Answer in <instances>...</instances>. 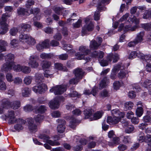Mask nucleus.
<instances>
[{
    "mask_svg": "<svg viewBox=\"0 0 151 151\" xmlns=\"http://www.w3.org/2000/svg\"><path fill=\"white\" fill-rule=\"evenodd\" d=\"M1 106L3 108L8 109L12 108L14 109H17L20 106V103L19 101H15L13 102H10L8 99H3L0 102Z\"/></svg>",
    "mask_w": 151,
    "mask_h": 151,
    "instance_id": "7ed1b4c3",
    "label": "nucleus"
},
{
    "mask_svg": "<svg viewBox=\"0 0 151 151\" xmlns=\"http://www.w3.org/2000/svg\"><path fill=\"white\" fill-rule=\"evenodd\" d=\"M120 121V119L116 116H114L112 117L109 116L107 117V122L109 124H116Z\"/></svg>",
    "mask_w": 151,
    "mask_h": 151,
    "instance_id": "aec40b11",
    "label": "nucleus"
},
{
    "mask_svg": "<svg viewBox=\"0 0 151 151\" xmlns=\"http://www.w3.org/2000/svg\"><path fill=\"white\" fill-rule=\"evenodd\" d=\"M40 18V16L39 14L35 17L33 18V21L34 22V25L35 26L38 27H41L42 26V25L40 22H36L35 21L39 20Z\"/></svg>",
    "mask_w": 151,
    "mask_h": 151,
    "instance_id": "c9c22d12",
    "label": "nucleus"
},
{
    "mask_svg": "<svg viewBox=\"0 0 151 151\" xmlns=\"http://www.w3.org/2000/svg\"><path fill=\"white\" fill-rule=\"evenodd\" d=\"M14 60V56L12 54H9L5 56V60L7 62L3 64L1 69L5 71L9 70L14 69L15 65L13 62Z\"/></svg>",
    "mask_w": 151,
    "mask_h": 151,
    "instance_id": "f03ea898",
    "label": "nucleus"
},
{
    "mask_svg": "<svg viewBox=\"0 0 151 151\" xmlns=\"http://www.w3.org/2000/svg\"><path fill=\"white\" fill-rule=\"evenodd\" d=\"M49 105L51 109H57L59 106V102L58 101L55 99L52 100L49 103Z\"/></svg>",
    "mask_w": 151,
    "mask_h": 151,
    "instance_id": "6ab92c4d",
    "label": "nucleus"
},
{
    "mask_svg": "<svg viewBox=\"0 0 151 151\" xmlns=\"http://www.w3.org/2000/svg\"><path fill=\"white\" fill-rule=\"evenodd\" d=\"M84 94L86 95H89L91 94H92L94 96H95L97 93V89L95 88H93L91 91L89 90L85 89L84 91Z\"/></svg>",
    "mask_w": 151,
    "mask_h": 151,
    "instance_id": "7c9ffc66",
    "label": "nucleus"
},
{
    "mask_svg": "<svg viewBox=\"0 0 151 151\" xmlns=\"http://www.w3.org/2000/svg\"><path fill=\"white\" fill-rule=\"evenodd\" d=\"M35 3L33 0H27L26 3V6L27 8H30L31 6L34 4Z\"/></svg>",
    "mask_w": 151,
    "mask_h": 151,
    "instance_id": "5fc2aeb1",
    "label": "nucleus"
},
{
    "mask_svg": "<svg viewBox=\"0 0 151 151\" xmlns=\"http://www.w3.org/2000/svg\"><path fill=\"white\" fill-rule=\"evenodd\" d=\"M29 35L25 34L24 33H21L19 35V40L24 43H26L28 39Z\"/></svg>",
    "mask_w": 151,
    "mask_h": 151,
    "instance_id": "b1692460",
    "label": "nucleus"
},
{
    "mask_svg": "<svg viewBox=\"0 0 151 151\" xmlns=\"http://www.w3.org/2000/svg\"><path fill=\"white\" fill-rule=\"evenodd\" d=\"M143 113V110L142 107H137L136 111V114L137 116L140 117L142 116Z\"/></svg>",
    "mask_w": 151,
    "mask_h": 151,
    "instance_id": "a19ab883",
    "label": "nucleus"
},
{
    "mask_svg": "<svg viewBox=\"0 0 151 151\" xmlns=\"http://www.w3.org/2000/svg\"><path fill=\"white\" fill-rule=\"evenodd\" d=\"M100 45V44H98L94 40H92L89 46L91 50L97 49Z\"/></svg>",
    "mask_w": 151,
    "mask_h": 151,
    "instance_id": "cd10ccee",
    "label": "nucleus"
},
{
    "mask_svg": "<svg viewBox=\"0 0 151 151\" xmlns=\"http://www.w3.org/2000/svg\"><path fill=\"white\" fill-rule=\"evenodd\" d=\"M36 42V41L34 38L29 35L26 43L29 45H34Z\"/></svg>",
    "mask_w": 151,
    "mask_h": 151,
    "instance_id": "37998d69",
    "label": "nucleus"
},
{
    "mask_svg": "<svg viewBox=\"0 0 151 151\" xmlns=\"http://www.w3.org/2000/svg\"><path fill=\"white\" fill-rule=\"evenodd\" d=\"M109 80L106 77L104 78L100 84V88H102L106 87L109 83Z\"/></svg>",
    "mask_w": 151,
    "mask_h": 151,
    "instance_id": "c85d7f7f",
    "label": "nucleus"
},
{
    "mask_svg": "<svg viewBox=\"0 0 151 151\" xmlns=\"http://www.w3.org/2000/svg\"><path fill=\"white\" fill-rule=\"evenodd\" d=\"M46 108L45 106H41L38 109V111L39 113H43L46 110Z\"/></svg>",
    "mask_w": 151,
    "mask_h": 151,
    "instance_id": "e2e57ef3",
    "label": "nucleus"
},
{
    "mask_svg": "<svg viewBox=\"0 0 151 151\" xmlns=\"http://www.w3.org/2000/svg\"><path fill=\"white\" fill-rule=\"evenodd\" d=\"M74 73L76 77L80 80L82 78L84 72L82 69L77 68L74 71Z\"/></svg>",
    "mask_w": 151,
    "mask_h": 151,
    "instance_id": "a211bd4d",
    "label": "nucleus"
},
{
    "mask_svg": "<svg viewBox=\"0 0 151 151\" xmlns=\"http://www.w3.org/2000/svg\"><path fill=\"white\" fill-rule=\"evenodd\" d=\"M6 86L5 83L2 81H0V90L2 91L5 90Z\"/></svg>",
    "mask_w": 151,
    "mask_h": 151,
    "instance_id": "13d9d810",
    "label": "nucleus"
},
{
    "mask_svg": "<svg viewBox=\"0 0 151 151\" xmlns=\"http://www.w3.org/2000/svg\"><path fill=\"white\" fill-rule=\"evenodd\" d=\"M53 73L51 72L49 70H46L44 72V75L45 77L51 78L53 77Z\"/></svg>",
    "mask_w": 151,
    "mask_h": 151,
    "instance_id": "4d7b16f0",
    "label": "nucleus"
},
{
    "mask_svg": "<svg viewBox=\"0 0 151 151\" xmlns=\"http://www.w3.org/2000/svg\"><path fill=\"white\" fill-rule=\"evenodd\" d=\"M41 64L42 68L44 69L50 68L51 65V63L47 60H43L42 61Z\"/></svg>",
    "mask_w": 151,
    "mask_h": 151,
    "instance_id": "473e14b6",
    "label": "nucleus"
},
{
    "mask_svg": "<svg viewBox=\"0 0 151 151\" xmlns=\"http://www.w3.org/2000/svg\"><path fill=\"white\" fill-rule=\"evenodd\" d=\"M59 123L57 128L58 132L60 133H62L64 132L65 129V122L62 119H59L57 120Z\"/></svg>",
    "mask_w": 151,
    "mask_h": 151,
    "instance_id": "ddd939ff",
    "label": "nucleus"
},
{
    "mask_svg": "<svg viewBox=\"0 0 151 151\" xmlns=\"http://www.w3.org/2000/svg\"><path fill=\"white\" fill-rule=\"evenodd\" d=\"M123 142L125 144L129 143L131 142V138L130 136H124L123 137Z\"/></svg>",
    "mask_w": 151,
    "mask_h": 151,
    "instance_id": "3c124183",
    "label": "nucleus"
},
{
    "mask_svg": "<svg viewBox=\"0 0 151 151\" xmlns=\"http://www.w3.org/2000/svg\"><path fill=\"white\" fill-rule=\"evenodd\" d=\"M35 78L36 81L38 83H40L44 79V77L42 74L39 73H37L36 74Z\"/></svg>",
    "mask_w": 151,
    "mask_h": 151,
    "instance_id": "ea45409f",
    "label": "nucleus"
},
{
    "mask_svg": "<svg viewBox=\"0 0 151 151\" xmlns=\"http://www.w3.org/2000/svg\"><path fill=\"white\" fill-rule=\"evenodd\" d=\"M78 123V121L76 119L72 118L70 121L69 126L70 127L74 129Z\"/></svg>",
    "mask_w": 151,
    "mask_h": 151,
    "instance_id": "f704fd0d",
    "label": "nucleus"
},
{
    "mask_svg": "<svg viewBox=\"0 0 151 151\" xmlns=\"http://www.w3.org/2000/svg\"><path fill=\"white\" fill-rule=\"evenodd\" d=\"M121 67L120 65H115L114 66L112 71L116 73L119 70Z\"/></svg>",
    "mask_w": 151,
    "mask_h": 151,
    "instance_id": "69168bd1",
    "label": "nucleus"
},
{
    "mask_svg": "<svg viewBox=\"0 0 151 151\" xmlns=\"http://www.w3.org/2000/svg\"><path fill=\"white\" fill-rule=\"evenodd\" d=\"M16 122L18 124L14 126V128L17 130L22 129L23 128V126L25 124L26 122L23 119L19 118L17 119Z\"/></svg>",
    "mask_w": 151,
    "mask_h": 151,
    "instance_id": "2eb2a0df",
    "label": "nucleus"
},
{
    "mask_svg": "<svg viewBox=\"0 0 151 151\" xmlns=\"http://www.w3.org/2000/svg\"><path fill=\"white\" fill-rule=\"evenodd\" d=\"M137 56V53L135 51L131 52L129 54L128 56V58L129 59H132Z\"/></svg>",
    "mask_w": 151,
    "mask_h": 151,
    "instance_id": "680f3d73",
    "label": "nucleus"
},
{
    "mask_svg": "<svg viewBox=\"0 0 151 151\" xmlns=\"http://www.w3.org/2000/svg\"><path fill=\"white\" fill-rule=\"evenodd\" d=\"M145 35V32L144 31H141L138 33L137 35L135 40L138 43L141 42L144 40L143 37Z\"/></svg>",
    "mask_w": 151,
    "mask_h": 151,
    "instance_id": "4be33fe9",
    "label": "nucleus"
},
{
    "mask_svg": "<svg viewBox=\"0 0 151 151\" xmlns=\"http://www.w3.org/2000/svg\"><path fill=\"white\" fill-rule=\"evenodd\" d=\"M129 14L127 13L123 15L119 20V22L125 21L127 24H130V19L129 17Z\"/></svg>",
    "mask_w": 151,
    "mask_h": 151,
    "instance_id": "5701e85b",
    "label": "nucleus"
},
{
    "mask_svg": "<svg viewBox=\"0 0 151 151\" xmlns=\"http://www.w3.org/2000/svg\"><path fill=\"white\" fill-rule=\"evenodd\" d=\"M50 40L47 39L41 42L44 48H47L50 47V44H49Z\"/></svg>",
    "mask_w": 151,
    "mask_h": 151,
    "instance_id": "c03bdc74",
    "label": "nucleus"
},
{
    "mask_svg": "<svg viewBox=\"0 0 151 151\" xmlns=\"http://www.w3.org/2000/svg\"><path fill=\"white\" fill-rule=\"evenodd\" d=\"M86 24L82 28V35L83 36L88 34V32L92 31L94 28L93 23L88 18H86L85 20Z\"/></svg>",
    "mask_w": 151,
    "mask_h": 151,
    "instance_id": "39448f33",
    "label": "nucleus"
},
{
    "mask_svg": "<svg viewBox=\"0 0 151 151\" xmlns=\"http://www.w3.org/2000/svg\"><path fill=\"white\" fill-rule=\"evenodd\" d=\"M55 68L58 70H62L64 71H67V69L65 67H63V65L60 63H57L55 64Z\"/></svg>",
    "mask_w": 151,
    "mask_h": 151,
    "instance_id": "e433bc0d",
    "label": "nucleus"
},
{
    "mask_svg": "<svg viewBox=\"0 0 151 151\" xmlns=\"http://www.w3.org/2000/svg\"><path fill=\"white\" fill-rule=\"evenodd\" d=\"M5 120L8 123L11 124L16 123V119L14 112L13 110L9 111L5 115Z\"/></svg>",
    "mask_w": 151,
    "mask_h": 151,
    "instance_id": "1a4fd4ad",
    "label": "nucleus"
},
{
    "mask_svg": "<svg viewBox=\"0 0 151 151\" xmlns=\"http://www.w3.org/2000/svg\"><path fill=\"white\" fill-rule=\"evenodd\" d=\"M130 20L131 23L124 27L123 23L121 24L119 26V31H121L123 30L124 32L134 31L137 27V25L139 23V19L134 16L132 18H130Z\"/></svg>",
    "mask_w": 151,
    "mask_h": 151,
    "instance_id": "f257e3e1",
    "label": "nucleus"
},
{
    "mask_svg": "<svg viewBox=\"0 0 151 151\" xmlns=\"http://www.w3.org/2000/svg\"><path fill=\"white\" fill-rule=\"evenodd\" d=\"M6 78L8 82H11L13 81V76L10 73H7L6 75Z\"/></svg>",
    "mask_w": 151,
    "mask_h": 151,
    "instance_id": "6e6d98bb",
    "label": "nucleus"
},
{
    "mask_svg": "<svg viewBox=\"0 0 151 151\" xmlns=\"http://www.w3.org/2000/svg\"><path fill=\"white\" fill-rule=\"evenodd\" d=\"M117 76L119 79H124L128 77V73L125 70L122 69L118 73Z\"/></svg>",
    "mask_w": 151,
    "mask_h": 151,
    "instance_id": "412c9836",
    "label": "nucleus"
},
{
    "mask_svg": "<svg viewBox=\"0 0 151 151\" xmlns=\"http://www.w3.org/2000/svg\"><path fill=\"white\" fill-rule=\"evenodd\" d=\"M9 17L8 14H3L2 17L0 19V24L1 29L2 31L0 30V35L5 34L8 30V24L6 23V17Z\"/></svg>",
    "mask_w": 151,
    "mask_h": 151,
    "instance_id": "423d86ee",
    "label": "nucleus"
},
{
    "mask_svg": "<svg viewBox=\"0 0 151 151\" xmlns=\"http://www.w3.org/2000/svg\"><path fill=\"white\" fill-rule=\"evenodd\" d=\"M27 121L29 125V129L31 132H35L37 131V126L34 124L33 119L30 118L28 119Z\"/></svg>",
    "mask_w": 151,
    "mask_h": 151,
    "instance_id": "dca6fc26",
    "label": "nucleus"
},
{
    "mask_svg": "<svg viewBox=\"0 0 151 151\" xmlns=\"http://www.w3.org/2000/svg\"><path fill=\"white\" fill-rule=\"evenodd\" d=\"M142 85L145 88H150L151 86V81L146 80L144 82Z\"/></svg>",
    "mask_w": 151,
    "mask_h": 151,
    "instance_id": "de8ad7c7",
    "label": "nucleus"
},
{
    "mask_svg": "<svg viewBox=\"0 0 151 151\" xmlns=\"http://www.w3.org/2000/svg\"><path fill=\"white\" fill-rule=\"evenodd\" d=\"M54 56V55L52 53H42L40 55V57L42 59H50Z\"/></svg>",
    "mask_w": 151,
    "mask_h": 151,
    "instance_id": "c756f323",
    "label": "nucleus"
},
{
    "mask_svg": "<svg viewBox=\"0 0 151 151\" xmlns=\"http://www.w3.org/2000/svg\"><path fill=\"white\" fill-rule=\"evenodd\" d=\"M102 113L100 111H98L93 116V118L91 119L92 120H96L100 118L102 116Z\"/></svg>",
    "mask_w": 151,
    "mask_h": 151,
    "instance_id": "a18cd8bd",
    "label": "nucleus"
},
{
    "mask_svg": "<svg viewBox=\"0 0 151 151\" xmlns=\"http://www.w3.org/2000/svg\"><path fill=\"white\" fill-rule=\"evenodd\" d=\"M7 46V43L2 40H0V52L6 51V47Z\"/></svg>",
    "mask_w": 151,
    "mask_h": 151,
    "instance_id": "bb28decb",
    "label": "nucleus"
},
{
    "mask_svg": "<svg viewBox=\"0 0 151 151\" xmlns=\"http://www.w3.org/2000/svg\"><path fill=\"white\" fill-rule=\"evenodd\" d=\"M72 46L70 45L65 44L63 46V48L64 50L68 51L70 55L73 54L75 52V51L73 49L71 50L70 49L72 48Z\"/></svg>",
    "mask_w": 151,
    "mask_h": 151,
    "instance_id": "a878e982",
    "label": "nucleus"
},
{
    "mask_svg": "<svg viewBox=\"0 0 151 151\" xmlns=\"http://www.w3.org/2000/svg\"><path fill=\"white\" fill-rule=\"evenodd\" d=\"M38 59V57L36 55L31 56L29 59L28 64L32 68H36L39 66V63L37 60Z\"/></svg>",
    "mask_w": 151,
    "mask_h": 151,
    "instance_id": "f8f14e48",
    "label": "nucleus"
},
{
    "mask_svg": "<svg viewBox=\"0 0 151 151\" xmlns=\"http://www.w3.org/2000/svg\"><path fill=\"white\" fill-rule=\"evenodd\" d=\"M24 110L26 112H29L33 109L32 106L30 105H27L24 107Z\"/></svg>",
    "mask_w": 151,
    "mask_h": 151,
    "instance_id": "0e129e2a",
    "label": "nucleus"
},
{
    "mask_svg": "<svg viewBox=\"0 0 151 151\" xmlns=\"http://www.w3.org/2000/svg\"><path fill=\"white\" fill-rule=\"evenodd\" d=\"M60 113L58 111H54L51 113L52 116L55 118L60 117Z\"/></svg>",
    "mask_w": 151,
    "mask_h": 151,
    "instance_id": "338daca9",
    "label": "nucleus"
},
{
    "mask_svg": "<svg viewBox=\"0 0 151 151\" xmlns=\"http://www.w3.org/2000/svg\"><path fill=\"white\" fill-rule=\"evenodd\" d=\"M134 127L132 125H129L125 129V132L127 133H131L134 129Z\"/></svg>",
    "mask_w": 151,
    "mask_h": 151,
    "instance_id": "8fccbe9b",
    "label": "nucleus"
},
{
    "mask_svg": "<svg viewBox=\"0 0 151 151\" xmlns=\"http://www.w3.org/2000/svg\"><path fill=\"white\" fill-rule=\"evenodd\" d=\"M84 114L86 118H90L91 119L92 118V111L91 110L89 109H86L84 112Z\"/></svg>",
    "mask_w": 151,
    "mask_h": 151,
    "instance_id": "72a5a7b5",
    "label": "nucleus"
},
{
    "mask_svg": "<svg viewBox=\"0 0 151 151\" xmlns=\"http://www.w3.org/2000/svg\"><path fill=\"white\" fill-rule=\"evenodd\" d=\"M148 135V134L145 136L144 134L143 133L140 132L137 138L138 140L141 143L143 142H145V139H147Z\"/></svg>",
    "mask_w": 151,
    "mask_h": 151,
    "instance_id": "2f4dec72",
    "label": "nucleus"
},
{
    "mask_svg": "<svg viewBox=\"0 0 151 151\" xmlns=\"http://www.w3.org/2000/svg\"><path fill=\"white\" fill-rule=\"evenodd\" d=\"M66 90L65 85H57L52 87L50 90V92H54L55 95H60Z\"/></svg>",
    "mask_w": 151,
    "mask_h": 151,
    "instance_id": "6e6552de",
    "label": "nucleus"
},
{
    "mask_svg": "<svg viewBox=\"0 0 151 151\" xmlns=\"http://www.w3.org/2000/svg\"><path fill=\"white\" fill-rule=\"evenodd\" d=\"M109 96L108 92L106 90H104L100 93V96L102 97H105Z\"/></svg>",
    "mask_w": 151,
    "mask_h": 151,
    "instance_id": "052dcab7",
    "label": "nucleus"
},
{
    "mask_svg": "<svg viewBox=\"0 0 151 151\" xmlns=\"http://www.w3.org/2000/svg\"><path fill=\"white\" fill-rule=\"evenodd\" d=\"M134 104L132 102H127L124 104V109L126 111L130 110L132 108Z\"/></svg>",
    "mask_w": 151,
    "mask_h": 151,
    "instance_id": "4c0bfd02",
    "label": "nucleus"
},
{
    "mask_svg": "<svg viewBox=\"0 0 151 151\" xmlns=\"http://www.w3.org/2000/svg\"><path fill=\"white\" fill-rule=\"evenodd\" d=\"M79 51L81 54L78 52L75 54L77 59H84L86 60L87 62H88L90 60V58L89 57L85 58V56L87 55L90 52V50L88 49V47L85 46H80L79 48Z\"/></svg>",
    "mask_w": 151,
    "mask_h": 151,
    "instance_id": "20e7f679",
    "label": "nucleus"
},
{
    "mask_svg": "<svg viewBox=\"0 0 151 151\" xmlns=\"http://www.w3.org/2000/svg\"><path fill=\"white\" fill-rule=\"evenodd\" d=\"M13 81L14 84L17 85L21 84L22 83V79L19 77H16L14 79Z\"/></svg>",
    "mask_w": 151,
    "mask_h": 151,
    "instance_id": "09e8293b",
    "label": "nucleus"
},
{
    "mask_svg": "<svg viewBox=\"0 0 151 151\" xmlns=\"http://www.w3.org/2000/svg\"><path fill=\"white\" fill-rule=\"evenodd\" d=\"M133 89L134 91H130L128 93V96L131 99H133L135 98L136 94L134 91L137 92L140 90V87L137 85L133 86Z\"/></svg>",
    "mask_w": 151,
    "mask_h": 151,
    "instance_id": "f3484780",
    "label": "nucleus"
},
{
    "mask_svg": "<svg viewBox=\"0 0 151 151\" xmlns=\"http://www.w3.org/2000/svg\"><path fill=\"white\" fill-rule=\"evenodd\" d=\"M111 0H101L99 1L97 3V9L99 11H105L106 8L104 4H109L111 1Z\"/></svg>",
    "mask_w": 151,
    "mask_h": 151,
    "instance_id": "4468645a",
    "label": "nucleus"
},
{
    "mask_svg": "<svg viewBox=\"0 0 151 151\" xmlns=\"http://www.w3.org/2000/svg\"><path fill=\"white\" fill-rule=\"evenodd\" d=\"M10 44L12 47H16L18 45V41L16 39H14L12 40Z\"/></svg>",
    "mask_w": 151,
    "mask_h": 151,
    "instance_id": "864d4df0",
    "label": "nucleus"
},
{
    "mask_svg": "<svg viewBox=\"0 0 151 151\" xmlns=\"http://www.w3.org/2000/svg\"><path fill=\"white\" fill-rule=\"evenodd\" d=\"M32 80V78L30 76H27L25 77L24 80V84L28 85L30 84Z\"/></svg>",
    "mask_w": 151,
    "mask_h": 151,
    "instance_id": "58836bf2",
    "label": "nucleus"
},
{
    "mask_svg": "<svg viewBox=\"0 0 151 151\" xmlns=\"http://www.w3.org/2000/svg\"><path fill=\"white\" fill-rule=\"evenodd\" d=\"M142 17L145 19H147L149 18L151 19V10L146 11L143 15Z\"/></svg>",
    "mask_w": 151,
    "mask_h": 151,
    "instance_id": "49530a36",
    "label": "nucleus"
},
{
    "mask_svg": "<svg viewBox=\"0 0 151 151\" xmlns=\"http://www.w3.org/2000/svg\"><path fill=\"white\" fill-rule=\"evenodd\" d=\"M119 139L118 137L116 136L113 138V142H109V145L110 146H113L114 144H119Z\"/></svg>",
    "mask_w": 151,
    "mask_h": 151,
    "instance_id": "79ce46f5",
    "label": "nucleus"
},
{
    "mask_svg": "<svg viewBox=\"0 0 151 151\" xmlns=\"http://www.w3.org/2000/svg\"><path fill=\"white\" fill-rule=\"evenodd\" d=\"M18 30L16 28L14 27L11 29L9 31L10 34L12 36H15L18 32Z\"/></svg>",
    "mask_w": 151,
    "mask_h": 151,
    "instance_id": "bf43d9fd",
    "label": "nucleus"
},
{
    "mask_svg": "<svg viewBox=\"0 0 151 151\" xmlns=\"http://www.w3.org/2000/svg\"><path fill=\"white\" fill-rule=\"evenodd\" d=\"M48 89L47 86L45 84L40 83L37 84L33 87L32 89L35 93L41 94Z\"/></svg>",
    "mask_w": 151,
    "mask_h": 151,
    "instance_id": "9d476101",
    "label": "nucleus"
},
{
    "mask_svg": "<svg viewBox=\"0 0 151 151\" xmlns=\"http://www.w3.org/2000/svg\"><path fill=\"white\" fill-rule=\"evenodd\" d=\"M14 70L17 71H22L25 74H28L31 71L30 68L28 66L21 65H17L14 67Z\"/></svg>",
    "mask_w": 151,
    "mask_h": 151,
    "instance_id": "9b49d317",
    "label": "nucleus"
},
{
    "mask_svg": "<svg viewBox=\"0 0 151 151\" xmlns=\"http://www.w3.org/2000/svg\"><path fill=\"white\" fill-rule=\"evenodd\" d=\"M44 117L42 115L38 114L37 116L35 117V120L36 122H40L44 119Z\"/></svg>",
    "mask_w": 151,
    "mask_h": 151,
    "instance_id": "603ef678",
    "label": "nucleus"
},
{
    "mask_svg": "<svg viewBox=\"0 0 151 151\" xmlns=\"http://www.w3.org/2000/svg\"><path fill=\"white\" fill-rule=\"evenodd\" d=\"M31 92V90L29 88L26 87L22 88V95L23 97L29 96Z\"/></svg>",
    "mask_w": 151,
    "mask_h": 151,
    "instance_id": "393cba45",
    "label": "nucleus"
},
{
    "mask_svg": "<svg viewBox=\"0 0 151 151\" xmlns=\"http://www.w3.org/2000/svg\"><path fill=\"white\" fill-rule=\"evenodd\" d=\"M145 142L147 143L148 146L151 147V135H148L147 139H145Z\"/></svg>",
    "mask_w": 151,
    "mask_h": 151,
    "instance_id": "774afa93",
    "label": "nucleus"
},
{
    "mask_svg": "<svg viewBox=\"0 0 151 151\" xmlns=\"http://www.w3.org/2000/svg\"><path fill=\"white\" fill-rule=\"evenodd\" d=\"M55 140L52 141L51 140L49 139L50 137H49L45 134H40L39 136V137L42 139H43L45 142H46L51 145H59L60 143L58 141H56V140H58L60 139V137L58 135H55Z\"/></svg>",
    "mask_w": 151,
    "mask_h": 151,
    "instance_id": "0eeeda50",
    "label": "nucleus"
}]
</instances>
